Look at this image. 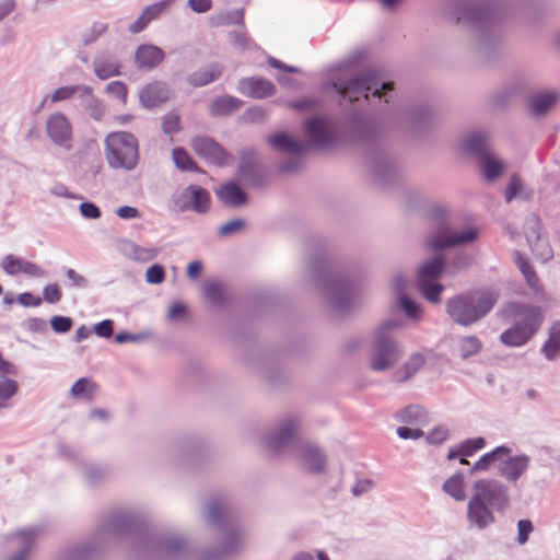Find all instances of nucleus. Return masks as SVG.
I'll use <instances>...</instances> for the list:
<instances>
[{
  "mask_svg": "<svg viewBox=\"0 0 560 560\" xmlns=\"http://www.w3.org/2000/svg\"><path fill=\"white\" fill-rule=\"evenodd\" d=\"M130 534L136 536V549L158 560H186L191 550L187 540L175 534H161L147 526L136 512H119L102 524L91 541H83L66 549L62 560H86L107 539Z\"/></svg>",
  "mask_w": 560,
  "mask_h": 560,
  "instance_id": "nucleus-1",
  "label": "nucleus"
},
{
  "mask_svg": "<svg viewBox=\"0 0 560 560\" xmlns=\"http://www.w3.org/2000/svg\"><path fill=\"white\" fill-rule=\"evenodd\" d=\"M311 278L336 313L351 311L359 298L360 279L355 268L340 266L319 255L310 262Z\"/></svg>",
  "mask_w": 560,
  "mask_h": 560,
  "instance_id": "nucleus-2",
  "label": "nucleus"
},
{
  "mask_svg": "<svg viewBox=\"0 0 560 560\" xmlns=\"http://www.w3.org/2000/svg\"><path fill=\"white\" fill-rule=\"evenodd\" d=\"M451 14L456 24L474 30L480 54L490 57L498 50L502 42L501 23L504 19L501 4L486 0H453Z\"/></svg>",
  "mask_w": 560,
  "mask_h": 560,
  "instance_id": "nucleus-3",
  "label": "nucleus"
},
{
  "mask_svg": "<svg viewBox=\"0 0 560 560\" xmlns=\"http://www.w3.org/2000/svg\"><path fill=\"white\" fill-rule=\"evenodd\" d=\"M203 517L222 534V539L219 547L202 549L197 555V560H222L224 556L232 555L241 548L242 527L228 498L210 499L203 510Z\"/></svg>",
  "mask_w": 560,
  "mask_h": 560,
  "instance_id": "nucleus-4",
  "label": "nucleus"
},
{
  "mask_svg": "<svg viewBox=\"0 0 560 560\" xmlns=\"http://www.w3.org/2000/svg\"><path fill=\"white\" fill-rule=\"evenodd\" d=\"M299 418L287 416L266 436V444L273 454L294 452L302 465L311 472H322L326 466V455L314 443L296 439Z\"/></svg>",
  "mask_w": 560,
  "mask_h": 560,
  "instance_id": "nucleus-5",
  "label": "nucleus"
},
{
  "mask_svg": "<svg viewBox=\"0 0 560 560\" xmlns=\"http://www.w3.org/2000/svg\"><path fill=\"white\" fill-rule=\"evenodd\" d=\"M510 505L508 487L497 479H479L474 482V493L467 504V522L470 528L483 530L494 524V512L503 513Z\"/></svg>",
  "mask_w": 560,
  "mask_h": 560,
  "instance_id": "nucleus-6",
  "label": "nucleus"
},
{
  "mask_svg": "<svg viewBox=\"0 0 560 560\" xmlns=\"http://www.w3.org/2000/svg\"><path fill=\"white\" fill-rule=\"evenodd\" d=\"M334 90L342 100L350 103L368 102L370 96L390 103L393 84L383 81L375 70L365 69L349 79H339L323 84V90Z\"/></svg>",
  "mask_w": 560,
  "mask_h": 560,
  "instance_id": "nucleus-7",
  "label": "nucleus"
},
{
  "mask_svg": "<svg viewBox=\"0 0 560 560\" xmlns=\"http://www.w3.org/2000/svg\"><path fill=\"white\" fill-rule=\"evenodd\" d=\"M498 293L490 289H475L450 298L445 312L460 327H471L487 317L498 302Z\"/></svg>",
  "mask_w": 560,
  "mask_h": 560,
  "instance_id": "nucleus-8",
  "label": "nucleus"
},
{
  "mask_svg": "<svg viewBox=\"0 0 560 560\" xmlns=\"http://www.w3.org/2000/svg\"><path fill=\"white\" fill-rule=\"evenodd\" d=\"M348 119L353 131L366 145L377 148V153L371 156L372 170L382 184H387L395 172V164L380 147V131L361 112H351Z\"/></svg>",
  "mask_w": 560,
  "mask_h": 560,
  "instance_id": "nucleus-9",
  "label": "nucleus"
},
{
  "mask_svg": "<svg viewBox=\"0 0 560 560\" xmlns=\"http://www.w3.org/2000/svg\"><path fill=\"white\" fill-rule=\"evenodd\" d=\"M404 327L400 318L384 320L373 334L370 366L373 371L383 372L394 366L401 357V351L392 332Z\"/></svg>",
  "mask_w": 560,
  "mask_h": 560,
  "instance_id": "nucleus-10",
  "label": "nucleus"
},
{
  "mask_svg": "<svg viewBox=\"0 0 560 560\" xmlns=\"http://www.w3.org/2000/svg\"><path fill=\"white\" fill-rule=\"evenodd\" d=\"M104 155L112 170L131 172L140 161L139 141L128 131H114L104 140Z\"/></svg>",
  "mask_w": 560,
  "mask_h": 560,
  "instance_id": "nucleus-11",
  "label": "nucleus"
},
{
  "mask_svg": "<svg viewBox=\"0 0 560 560\" xmlns=\"http://www.w3.org/2000/svg\"><path fill=\"white\" fill-rule=\"evenodd\" d=\"M514 324L500 335V341L508 347H523L536 335L542 323L539 307L518 304L515 306Z\"/></svg>",
  "mask_w": 560,
  "mask_h": 560,
  "instance_id": "nucleus-12",
  "label": "nucleus"
},
{
  "mask_svg": "<svg viewBox=\"0 0 560 560\" xmlns=\"http://www.w3.org/2000/svg\"><path fill=\"white\" fill-rule=\"evenodd\" d=\"M304 130L311 143L318 148H331L342 139L339 122L328 116L315 115L304 122Z\"/></svg>",
  "mask_w": 560,
  "mask_h": 560,
  "instance_id": "nucleus-13",
  "label": "nucleus"
},
{
  "mask_svg": "<svg viewBox=\"0 0 560 560\" xmlns=\"http://www.w3.org/2000/svg\"><path fill=\"white\" fill-rule=\"evenodd\" d=\"M46 530L47 526L44 523L30 525L16 530L12 534L11 541L13 546L18 547V550L10 555L5 560H27L37 539L42 537Z\"/></svg>",
  "mask_w": 560,
  "mask_h": 560,
  "instance_id": "nucleus-14",
  "label": "nucleus"
},
{
  "mask_svg": "<svg viewBox=\"0 0 560 560\" xmlns=\"http://www.w3.org/2000/svg\"><path fill=\"white\" fill-rule=\"evenodd\" d=\"M45 128L47 137L54 144L66 150L72 148V125L63 113L57 112L49 115Z\"/></svg>",
  "mask_w": 560,
  "mask_h": 560,
  "instance_id": "nucleus-15",
  "label": "nucleus"
},
{
  "mask_svg": "<svg viewBox=\"0 0 560 560\" xmlns=\"http://www.w3.org/2000/svg\"><path fill=\"white\" fill-rule=\"evenodd\" d=\"M479 232L475 228H466L460 232L451 233L447 230H441L436 234L430 235L425 244L430 249L438 250L462 244H469L477 240Z\"/></svg>",
  "mask_w": 560,
  "mask_h": 560,
  "instance_id": "nucleus-16",
  "label": "nucleus"
},
{
  "mask_svg": "<svg viewBox=\"0 0 560 560\" xmlns=\"http://www.w3.org/2000/svg\"><path fill=\"white\" fill-rule=\"evenodd\" d=\"M527 454L504 455L498 464V474L509 483L516 485L530 466Z\"/></svg>",
  "mask_w": 560,
  "mask_h": 560,
  "instance_id": "nucleus-17",
  "label": "nucleus"
},
{
  "mask_svg": "<svg viewBox=\"0 0 560 560\" xmlns=\"http://www.w3.org/2000/svg\"><path fill=\"white\" fill-rule=\"evenodd\" d=\"M0 266L8 276L12 277L20 273H24L33 278L46 277V271L39 265L13 254L5 255L2 258Z\"/></svg>",
  "mask_w": 560,
  "mask_h": 560,
  "instance_id": "nucleus-18",
  "label": "nucleus"
},
{
  "mask_svg": "<svg viewBox=\"0 0 560 560\" xmlns=\"http://www.w3.org/2000/svg\"><path fill=\"white\" fill-rule=\"evenodd\" d=\"M460 149L480 160L491 153L490 133L483 129L470 131L462 140Z\"/></svg>",
  "mask_w": 560,
  "mask_h": 560,
  "instance_id": "nucleus-19",
  "label": "nucleus"
},
{
  "mask_svg": "<svg viewBox=\"0 0 560 560\" xmlns=\"http://www.w3.org/2000/svg\"><path fill=\"white\" fill-rule=\"evenodd\" d=\"M191 147L199 156H202L213 164L222 165L229 158L228 152L209 137H197L192 139Z\"/></svg>",
  "mask_w": 560,
  "mask_h": 560,
  "instance_id": "nucleus-20",
  "label": "nucleus"
},
{
  "mask_svg": "<svg viewBox=\"0 0 560 560\" xmlns=\"http://www.w3.org/2000/svg\"><path fill=\"white\" fill-rule=\"evenodd\" d=\"M255 152L252 150L244 151L241 155L238 165V176L247 182L254 188H261L266 184V174L254 163Z\"/></svg>",
  "mask_w": 560,
  "mask_h": 560,
  "instance_id": "nucleus-21",
  "label": "nucleus"
},
{
  "mask_svg": "<svg viewBox=\"0 0 560 560\" xmlns=\"http://www.w3.org/2000/svg\"><path fill=\"white\" fill-rule=\"evenodd\" d=\"M237 91L248 97L265 98L275 94L276 86L267 79L249 77L238 81Z\"/></svg>",
  "mask_w": 560,
  "mask_h": 560,
  "instance_id": "nucleus-22",
  "label": "nucleus"
},
{
  "mask_svg": "<svg viewBox=\"0 0 560 560\" xmlns=\"http://www.w3.org/2000/svg\"><path fill=\"white\" fill-rule=\"evenodd\" d=\"M175 0H161L150 5H147L138 19L129 25V32L131 34H139L144 31L148 25L159 19L173 3Z\"/></svg>",
  "mask_w": 560,
  "mask_h": 560,
  "instance_id": "nucleus-23",
  "label": "nucleus"
},
{
  "mask_svg": "<svg viewBox=\"0 0 560 560\" xmlns=\"http://www.w3.org/2000/svg\"><path fill=\"white\" fill-rule=\"evenodd\" d=\"M170 97V89L163 82H152L143 86L139 92V101L145 108H152L166 102Z\"/></svg>",
  "mask_w": 560,
  "mask_h": 560,
  "instance_id": "nucleus-24",
  "label": "nucleus"
},
{
  "mask_svg": "<svg viewBox=\"0 0 560 560\" xmlns=\"http://www.w3.org/2000/svg\"><path fill=\"white\" fill-rule=\"evenodd\" d=\"M165 57L162 48L152 44L140 45L135 54V63L138 69H153L160 65Z\"/></svg>",
  "mask_w": 560,
  "mask_h": 560,
  "instance_id": "nucleus-25",
  "label": "nucleus"
},
{
  "mask_svg": "<svg viewBox=\"0 0 560 560\" xmlns=\"http://www.w3.org/2000/svg\"><path fill=\"white\" fill-rule=\"evenodd\" d=\"M268 143L273 150L281 153L302 154L307 149L304 142L293 139L284 131L270 135Z\"/></svg>",
  "mask_w": 560,
  "mask_h": 560,
  "instance_id": "nucleus-26",
  "label": "nucleus"
},
{
  "mask_svg": "<svg viewBox=\"0 0 560 560\" xmlns=\"http://www.w3.org/2000/svg\"><path fill=\"white\" fill-rule=\"evenodd\" d=\"M486 446V440L481 436L467 439L460 444L448 450L447 459L458 458L460 464H468L466 457L472 456L477 451Z\"/></svg>",
  "mask_w": 560,
  "mask_h": 560,
  "instance_id": "nucleus-27",
  "label": "nucleus"
},
{
  "mask_svg": "<svg viewBox=\"0 0 560 560\" xmlns=\"http://www.w3.org/2000/svg\"><path fill=\"white\" fill-rule=\"evenodd\" d=\"M223 66L220 63H210L205 68L194 71L187 77V82L195 88L205 86L221 77Z\"/></svg>",
  "mask_w": 560,
  "mask_h": 560,
  "instance_id": "nucleus-28",
  "label": "nucleus"
},
{
  "mask_svg": "<svg viewBox=\"0 0 560 560\" xmlns=\"http://www.w3.org/2000/svg\"><path fill=\"white\" fill-rule=\"evenodd\" d=\"M217 195L229 207H240L247 201L246 192L234 182L222 185Z\"/></svg>",
  "mask_w": 560,
  "mask_h": 560,
  "instance_id": "nucleus-29",
  "label": "nucleus"
},
{
  "mask_svg": "<svg viewBox=\"0 0 560 560\" xmlns=\"http://www.w3.org/2000/svg\"><path fill=\"white\" fill-rule=\"evenodd\" d=\"M445 259L442 255H436L424 261L417 272V281H436L443 273Z\"/></svg>",
  "mask_w": 560,
  "mask_h": 560,
  "instance_id": "nucleus-30",
  "label": "nucleus"
},
{
  "mask_svg": "<svg viewBox=\"0 0 560 560\" xmlns=\"http://www.w3.org/2000/svg\"><path fill=\"white\" fill-rule=\"evenodd\" d=\"M558 93L556 91H540L533 94L529 98L530 112L536 116L546 115L557 103Z\"/></svg>",
  "mask_w": 560,
  "mask_h": 560,
  "instance_id": "nucleus-31",
  "label": "nucleus"
},
{
  "mask_svg": "<svg viewBox=\"0 0 560 560\" xmlns=\"http://www.w3.org/2000/svg\"><path fill=\"white\" fill-rule=\"evenodd\" d=\"M547 361H556L560 357V320L555 322L548 330V338L540 348Z\"/></svg>",
  "mask_w": 560,
  "mask_h": 560,
  "instance_id": "nucleus-32",
  "label": "nucleus"
},
{
  "mask_svg": "<svg viewBox=\"0 0 560 560\" xmlns=\"http://www.w3.org/2000/svg\"><path fill=\"white\" fill-rule=\"evenodd\" d=\"M95 75L101 80H107L120 74V63L113 57L96 56L93 60Z\"/></svg>",
  "mask_w": 560,
  "mask_h": 560,
  "instance_id": "nucleus-33",
  "label": "nucleus"
},
{
  "mask_svg": "<svg viewBox=\"0 0 560 560\" xmlns=\"http://www.w3.org/2000/svg\"><path fill=\"white\" fill-rule=\"evenodd\" d=\"M80 97L90 117L96 121H101L105 114V106L101 100L94 96L93 89L88 85H82Z\"/></svg>",
  "mask_w": 560,
  "mask_h": 560,
  "instance_id": "nucleus-34",
  "label": "nucleus"
},
{
  "mask_svg": "<svg viewBox=\"0 0 560 560\" xmlns=\"http://www.w3.org/2000/svg\"><path fill=\"white\" fill-rule=\"evenodd\" d=\"M243 105V101L237 97L225 95L213 100L209 112L214 117L230 116Z\"/></svg>",
  "mask_w": 560,
  "mask_h": 560,
  "instance_id": "nucleus-35",
  "label": "nucleus"
},
{
  "mask_svg": "<svg viewBox=\"0 0 560 560\" xmlns=\"http://www.w3.org/2000/svg\"><path fill=\"white\" fill-rule=\"evenodd\" d=\"M425 363V358L419 352L412 353L407 362L395 373L396 382H406L410 380Z\"/></svg>",
  "mask_w": 560,
  "mask_h": 560,
  "instance_id": "nucleus-36",
  "label": "nucleus"
},
{
  "mask_svg": "<svg viewBox=\"0 0 560 560\" xmlns=\"http://www.w3.org/2000/svg\"><path fill=\"white\" fill-rule=\"evenodd\" d=\"M511 447L508 445L497 446L491 452L483 454L471 467L470 474L476 471H487L495 462H500L504 455H509L511 453Z\"/></svg>",
  "mask_w": 560,
  "mask_h": 560,
  "instance_id": "nucleus-37",
  "label": "nucleus"
},
{
  "mask_svg": "<svg viewBox=\"0 0 560 560\" xmlns=\"http://www.w3.org/2000/svg\"><path fill=\"white\" fill-rule=\"evenodd\" d=\"M514 260L521 272L523 273L528 287L535 292L540 290L539 278L529 262L528 258L520 252L514 253Z\"/></svg>",
  "mask_w": 560,
  "mask_h": 560,
  "instance_id": "nucleus-38",
  "label": "nucleus"
},
{
  "mask_svg": "<svg viewBox=\"0 0 560 560\" xmlns=\"http://www.w3.org/2000/svg\"><path fill=\"white\" fill-rule=\"evenodd\" d=\"M396 287H397V303L399 307L404 311V313L412 319L419 318L420 308L419 304L411 300L404 291H402V278H396Z\"/></svg>",
  "mask_w": 560,
  "mask_h": 560,
  "instance_id": "nucleus-39",
  "label": "nucleus"
},
{
  "mask_svg": "<svg viewBox=\"0 0 560 560\" xmlns=\"http://www.w3.org/2000/svg\"><path fill=\"white\" fill-rule=\"evenodd\" d=\"M442 490L455 501H464L466 499V492L463 474L456 472L447 478L442 486Z\"/></svg>",
  "mask_w": 560,
  "mask_h": 560,
  "instance_id": "nucleus-40",
  "label": "nucleus"
},
{
  "mask_svg": "<svg viewBox=\"0 0 560 560\" xmlns=\"http://www.w3.org/2000/svg\"><path fill=\"white\" fill-rule=\"evenodd\" d=\"M479 162L481 173L488 182L495 180L504 168L502 161L494 158L491 153L481 158Z\"/></svg>",
  "mask_w": 560,
  "mask_h": 560,
  "instance_id": "nucleus-41",
  "label": "nucleus"
},
{
  "mask_svg": "<svg viewBox=\"0 0 560 560\" xmlns=\"http://www.w3.org/2000/svg\"><path fill=\"white\" fill-rule=\"evenodd\" d=\"M189 196L191 201V209L198 213H205L209 209L210 194L207 189L197 186L189 185Z\"/></svg>",
  "mask_w": 560,
  "mask_h": 560,
  "instance_id": "nucleus-42",
  "label": "nucleus"
},
{
  "mask_svg": "<svg viewBox=\"0 0 560 560\" xmlns=\"http://www.w3.org/2000/svg\"><path fill=\"white\" fill-rule=\"evenodd\" d=\"M397 419L407 424H423L427 420V410L419 405H410L397 413Z\"/></svg>",
  "mask_w": 560,
  "mask_h": 560,
  "instance_id": "nucleus-43",
  "label": "nucleus"
},
{
  "mask_svg": "<svg viewBox=\"0 0 560 560\" xmlns=\"http://www.w3.org/2000/svg\"><path fill=\"white\" fill-rule=\"evenodd\" d=\"M244 23V10H233L215 13L210 18L211 26L242 25Z\"/></svg>",
  "mask_w": 560,
  "mask_h": 560,
  "instance_id": "nucleus-44",
  "label": "nucleus"
},
{
  "mask_svg": "<svg viewBox=\"0 0 560 560\" xmlns=\"http://www.w3.org/2000/svg\"><path fill=\"white\" fill-rule=\"evenodd\" d=\"M203 295L214 306H221L226 301L224 287L217 281H207L205 283Z\"/></svg>",
  "mask_w": 560,
  "mask_h": 560,
  "instance_id": "nucleus-45",
  "label": "nucleus"
},
{
  "mask_svg": "<svg viewBox=\"0 0 560 560\" xmlns=\"http://www.w3.org/2000/svg\"><path fill=\"white\" fill-rule=\"evenodd\" d=\"M174 164L177 168L185 172H200L196 162L184 148H174L172 151Z\"/></svg>",
  "mask_w": 560,
  "mask_h": 560,
  "instance_id": "nucleus-46",
  "label": "nucleus"
},
{
  "mask_svg": "<svg viewBox=\"0 0 560 560\" xmlns=\"http://www.w3.org/2000/svg\"><path fill=\"white\" fill-rule=\"evenodd\" d=\"M419 292L431 303H439L444 285L438 281H417Z\"/></svg>",
  "mask_w": 560,
  "mask_h": 560,
  "instance_id": "nucleus-47",
  "label": "nucleus"
},
{
  "mask_svg": "<svg viewBox=\"0 0 560 560\" xmlns=\"http://www.w3.org/2000/svg\"><path fill=\"white\" fill-rule=\"evenodd\" d=\"M542 233V223L536 214H530L525 221V236L528 244H533L534 241H539Z\"/></svg>",
  "mask_w": 560,
  "mask_h": 560,
  "instance_id": "nucleus-48",
  "label": "nucleus"
},
{
  "mask_svg": "<svg viewBox=\"0 0 560 560\" xmlns=\"http://www.w3.org/2000/svg\"><path fill=\"white\" fill-rule=\"evenodd\" d=\"M81 474L86 482L95 485L105 477L106 469L96 464L85 463L81 467Z\"/></svg>",
  "mask_w": 560,
  "mask_h": 560,
  "instance_id": "nucleus-49",
  "label": "nucleus"
},
{
  "mask_svg": "<svg viewBox=\"0 0 560 560\" xmlns=\"http://www.w3.org/2000/svg\"><path fill=\"white\" fill-rule=\"evenodd\" d=\"M125 253L135 260H149L155 257L154 249L143 248L133 242H126L124 246Z\"/></svg>",
  "mask_w": 560,
  "mask_h": 560,
  "instance_id": "nucleus-50",
  "label": "nucleus"
},
{
  "mask_svg": "<svg viewBox=\"0 0 560 560\" xmlns=\"http://www.w3.org/2000/svg\"><path fill=\"white\" fill-rule=\"evenodd\" d=\"M93 386L94 383L91 382L89 378H79L71 387V396L74 398L91 400L93 396Z\"/></svg>",
  "mask_w": 560,
  "mask_h": 560,
  "instance_id": "nucleus-51",
  "label": "nucleus"
},
{
  "mask_svg": "<svg viewBox=\"0 0 560 560\" xmlns=\"http://www.w3.org/2000/svg\"><path fill=\"white\" fill-rule=\"evenodd\" d=\"M108 30V24L103 22H95L92 26L82 33L81 39L85 46L96 42Z\"/></svg>",
  "mask_w": 560,
  "mask_h": 560,
  "instance_id": "nucleus-52",
  "label": "nucleus"
},
{
  "mask_svg": "<svg viewBox=\"0 0 560 560\" xmlns=\"http://www.w3.org/2000/svg\"><path fill=\"white\" fill-rule=\"evenodd\" d=\"M481 347L482 343L476 336H466L459 340V351L463 358L477 354Z\"/></svg>",
  "mask_w": 560,
  "mask_h": 560,
  "instance_id": "nucleus-53",
  "label": "nucleus"
},
{
  "mask_svg": "<svg viewBox=\"0 0 560 560\" xmlns=\"http://www.w3.org/2000/svg\"><path fill=\"white\" fill-rule=\"evenodd\" d=\"M106 93L121 102L122 105L127 104L128 88L121 81H113L106 85Z\"/></svg>",
  "mask_w": 560,
  "mask_h": 560,
  "instance_id": "nucleus-54",
  "label": "nucleus"
},
{
  "mask_svg": "<svg viewBox=\"0 0 560 560\" xmlns=\"http://www.w3.org/2000/svg\"><path fill=\"white\" fill-rule=\"evenodd\" d=\"M180 129V118L176 113H167L162 118V130L165 135L173 136Z\"/></svg>",
  "mask_w": 560,
  "mask_h": 560,
  "instance_id": "nucleus-55",
  "label": "nucleus"
},
{
  "mask_svg": "<svg viewBox=\"0 0 560 560\" xmlns=\"http://www.w3.org/2000/svg\"><path fill=\"white\" fill-rule=\"evenodd\" d=\"M534 255H536L542 261H547L552 258V250L547 241L541 237L539 241H534L533 244H528Z\"/></svg>",
  "mask_w": 560,
  "mask_h": 560,
  "instance_id": "nucleus-56",
  "label": "nucleus"
},
{
  "mask_svg": "<svg viewBox=\"0 0 560 560\" xmlns=\"http://www.w3.org/2000/svg\"><path fill=\"white\" fill-rule=\"evenodd\" d=\"M433 112L431 107L423 105L417 107L411 114V120L417 127H422L432 120Z\"/></svg>",
  "mask_w": 560,
  "mask_h": 560,
  "instance_id": "nucleus-57",
  "label": "nucleus"
},
{
  "mask_svg": "<svg viewBox=\"0 0 560 560\" xmlns=\"http://www.w3.org/2000/svg\"><path fill=\"white\" fill-rule=\"evenodd\" d=\"M320 105L319 97L316 96H306L299 100H294L289 102V107L296 110L303 112L305 109L316 108Z\"/></svg>",
  "mask_w": 560,
  "mask_h": 560,
  "instance_id": "nucleus-58",
  "label": "nucleus"
},
{
  "mask_svg": "<svg viewBox=\"0 0 560 560\" xmlns=\"http://www.w3.org/2000/svg\"><path fill=\"white\" fill-rule=\"evenodd\" d=\"M73 326V320L69 316L55 315L50 318V327L56 334H66Z\"/></svg>",
  "mask_w": 560,
  "mask_h": 560,
  "instance_id": "nucleus-59",
  "label": "nucleus"
},
{
  "mask_svg": "<svg viewBox=\"0 0 560 560\" xmlns=\"http://www.w3.org/2000/svg\"><path fill=\"white\" fill-rule=\"evenodd\" d=\"M246 225V221L244 219L237 218L229 221L222 225H220L218 230V234L221 237L230 236L232 234L238 233Z\"/></svg>",
  "mask_w": 560,
  "mask_h": 560,
  "instance_id": "nucleus-60",
  "label": "nucleus"
},
{
  "mask_svg": "<svg viewBox=\"0 0 560 560\" xmlns=\"http://www.w3.org/2000/svg\"><path fill=\"white\" fill-rule=\"evenodd\" d=\"M82 85H67V86H60L57 90L54 91V93L50 96V100L52 103H58L61 101H67L71 98L77 91H81Z\"/></svg>",
  "mask_w": 560,
  "mask_h": 560,
  "instance_id": "nucleus-61",
  "label": "nucleus"
},
{
  "mask_svg": "<svg viewBox=\"0 0 560 560\" xmlns=\"http://www.w3.org/2000/svg\"><path fill=\"white\" fill-rule=\"evenodd\" d=\"M232 44L240 50H247L250 48L252 39L248 37L244 30L233 31L230 33Z\"/></svg>",
  "mask_w": 560,
  "mask_h": 560,
  "instance_id": "nucleus-62",
  "label": "nucleus"
},
{
  "mask_svg": "<svg viewBox=\"0 0 560 560\" xmlns=\"http://www.w3.org/2000/svg\"><path fill=\"white\" fill-rule=\"evenodd\" d=\"M165 278V270L162 265L154 264L147 269L145 280L151 284H159Z\"/></svg>",
  "mask_w": 560,
  "mask_h": 560,
  "instance_id": "nucleus-63",
  "label": "nucleus"
},
{
  "mask_svg": "<svg viewBox=\"0 0 560 560\" xmlns=\"http://www.w3.org/2000/svg\"><path fill=\"white\" fill-rule=\"evenodd\" d=\"M80 213L85 219L97 220L102 215V211L98 206L92 201H83L79 207Z\"/></svg>",
  "mask_w": 560,
  "mask_h": 560,
  "instance_id": "nucleus-64",
  "label": "nucleus"
}]
</instances>
